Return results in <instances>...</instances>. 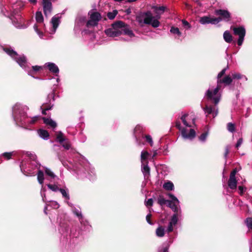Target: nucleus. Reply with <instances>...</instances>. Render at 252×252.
I'll use <instances>...</instances> for the list:
<instances>
[{
  "label": "nucleus",
  "instance_id": "nucleus-1",
  "mask_svg": "<svg viewBox=\"0 0 252 252\" xmlns=\"http://www.w3.org/2000/svg\"><path fill=\"white\" fill-rule=\"evenodd\" d=\"M28 110L29 107L27 106L20 103H16L13 106L12 117L16 125L28 128L41 118L39 116L28 117L27 114Z\"/></svg>",
  "mask_w": 252,
  "mask_h": 252
},
{
  "label": "nucleus",
  "instance_id": "nucleus-2",
  "mask_svg": "<svg viewBox=\"0 0 252 252\" xmlns=\"http://www.w3.org/2000/svg\"><path fill=\"white\" fill-rule=\"evenodd\" d=\"M165 6H154L153 9L156 14L153 16L151 12L141 13L136 16V20L141 27H143L144 24L151 25L154 28H158L160 25L159 20L160 19V15L164 13L166 10Z\"/></svg>",
  "mask_w": 252,
  "mask_h": 252
},
{
  "label": "nucleus",
  "instance_id": "nucleus-3",
  "mask_svg": "<svg viewBox=\"0 0 252 252\" xmlns=\"http://www.w3.org/2000/svg\"><path fill=\"white\" fill-rule=\"evenodd\" d=\"M0 48L13 60L15 61L22 68L27 71L28 74L31 76H33L35 72H37L42 68L41 66L34 65L32 66V70H29L30 67L27 63L26 57L24 55H18L11 47L0 46Z\"/></svg>",
  "mask_w": 252,
  "mask_h": 252
},
{
  "label": "nucleus",
  "instance_id": "nucleus-4",
  "mask_svg": "<svg viewBox=\"0 0 252 252\" xmlns=\"http://www.w3.org/2000/svg\"><path fill=\"white\" fill-rule=\"evenodd\" d=\"M106 34L109 37H117L124 33L130 38L135 36L133 32L122 21H118L112 25V27L105 31Z\"/></svg>",
  "mask_w": 252,
  "mask_h": 252
},
{
  "label": "nucleus",
  "instance_id": "nucleus-5",
  "mask_svg": "<svg viewBox=\"0 0 252 252\" xmlns=\"http://www.w3.org/2000/svg\"><path fill=\"white\" fill-rule=\"evenodd\" d=\"M232 81V76L230 75H226L223 79H218L217 86L214 89L210 88L205 94L206 96L208 99L213 100L216 105L217 104L220 98V94L219 91L221 89V84L223 83L225 85H229Z\"/></svg>",
  "mask_w": 252,
  "mask_h": 252
},
{
  "label": "nucleus",
  "instance_id": "nucleus-6",
  "mask_svg": "<svg viewBox=\"0 0 252 252\" xmlns=\"http://www.w3.org/2000/svg\"><path fill=\"white\" fill-rule=\"evenodd\" d=\"M9 16L13 25L17 28L19 29H26L28 27V25L24 24V20L22 18L20 15L19 10L14 8L13 7V11L11 12Z\"/></svg>",
  "mask_w": 252,
  "mask_h": 252
},
{
  "label": "nucleus",
  "instance_id": "nucleus-7",
  "mask_svg": "<svg viewBox=\"0 0 252 252\" xmlns=\"http://www.w3.org/2000/svg\"><path fill=\"white\" fill-rule=\"evenodd\" d=\"M167 195L171 199L168 201V206L175 213L174 214H178V215H181L182 211L179 205V200L172 193H169L167 194Z\"/></svg>",
  "mask_w": 252,
  "mask_h": 252
},
{
  "label": "nucleus",
  "instance_id": "nucleus-8",
  "mask_svg": "<svg viewBox=\"0 0 252 252\" xmlns=\"http://www.w3.org/2000/svg\"><path fill=\"white\" fill-rule=\"evenodd\" d=\"M89 20L88 21L86 26L87 28L94 27L97 26L98 22L101 19L100 14L96 11H90Z\"/></svg>",
  "mask_w": 252,
  "mask_h": 252
},
{
  "label": "nucleus",
  "instance_id": "nucleus-9",
  "mask_svg": "<svg viewBox=\"0 0 252 252\" xmlns=\"http://www.w3.org/2000/svg\"><path fill=\"white\" fill-rule=\"evenodd\" d=\"M176 126L181 131L182 136L185 139H193L195 136V131L192 128L189 130L187 128H183L180 122H177Z\"/></svg>",
  "mask_w": 252,
  "mask_h": 252
},
{
  "label": "nucleus",
  "instance_id": "nucleus-10",
  "mask_svg": "<svg viewBox=\"0 0 252 252\" xmlns=\"http://www.w3.org/2000/svg\"><path fill=\"white\" fill-rule=\"evenodd\" d=\"M233 31L235 35L239 36L237 43L239 46H241L244 40L246 35V30L243 26L233 28Z\"/></svg>",
  "mask_w": 252,
  "mask_h": 252
},
{
  "label": "nucleus",
  "instance_id": "nucleus-11",
  "mask_svg": "<svg viewBox=\"0 0 252 252\" xmlns=\"http://www.w3.org/2000/svg\"><path fill=\"white\" fill-rule=\"evenodd\" d=\"M215 13L220 16V17L215 18V19H220V22L221 21L228 22L230 20V14L227 10L222 9L217 10L215 11Z\"/></svg>",
  "mask_w": 252,
  "mask_h": 252
},
{
  "label": "nucleus",
  "instance_id": "nucleus-12",
  "mask_svg": "<svg viewBox=\"0 0 252 252\" xmlns=\"http://www.w3.org/2000/svg\"><path fill=\"white\" fill-rule=\"evenodd\" d=\"M52 0H42L43 12L46 17H48L51 13L52 10Z\"/></svg>",
  "mask_w": 252,
  "mask_h": 252
},
{
  "label": "nucleus",
  "instance_id": "nucleus-13",
  "mask_svg": "<svg viewBox=\"0 0 252 252\" xmlns=\"http://www.w3.org/2000/svg\"><path fill=\"white\" fill-rule=\"evenodd\" d=\"M220 19H215V17L210 16H203L200 18L199 22L202 25L211 24L216 25L220 22Z\"/></svg>",
  "mask_w": 252,
  "mask_h": 252
},
{
  "label": "nucleus",
  "instance_id": "nucleus-14",
  "mask_svg": "<svg viewBox=\"0 0 252 252\" xmlns=\"http://www.w3.org/2000/svg\"><path fill=\"white\" fill-rule=\"evenodd\" d=\"M181 216V215H178V214H174L172 215L167 228V231L168 233L173 231V226L177 224L178 218Z\"/></svg>",
  "mask_w": 252,
  "mask_h": 252
},
{
  "label": "nucleus",
  "instance_id": "nucleus-15",
  "mask_svg": "<svg viewBox=\"0 0 252 252\" xmlns=\"http://www.w3.org/2000/svg\"><path fill=\"white\" fill-rule=\"evenodd\" d=\"M37 175L38 182L40 185H42L41 193L42 197V200L44 202H45V194L44 193V192L45 191V189L43 188L42 186L44 180L43 172L40 170H38Z\"/></svg>",
  "mask_w": 252,
  "mask_h": 252
},
{
  "label": "nucleus",
  "instance_id": "nucleus-16",
  "mask_svg": "<svg viewBox=\"0 0 252 252\" xmlns=\"http://www.w3.org/2000/svg\"><path fill=\"white\" fill-rule=\"evenodd\" d=\"M203 109L207 116L209 114H212L213 117L215 118L218 113V108L215 106L207 105L205 107L203 108Z\"/></svg>",
  "mask_w": 252,
  "mask_h": 252
},
{
  "label": "nucleus",
  "instance_id": "nucleus-17",
  "mask_svg": "<svg viewBox=\"0 0 252 252\" xmlns=\"http://www.w3.org/2000/svg\"><path fill=\"white\" fill-rule=\"evenodd\" d=\"M181 120L185 126L188 127H191V124H194L195 123L194 119L189 118V115L187 114L182 115Z\"/></svg>",
  "mask_w": 252,
  "mask_h": 252
},
{
  "label": "nucleus",
  "instance_id": "nucleus-18",
  "mask_svg": "<svg viewBox=\"0 0 252 252\" xmlns=\"http://www.w3.org/2000/svg\"><path fill=\"white\" fill-rule=\"evenodd\" d=\"M72 211L74 214L78 217L79 220L82 224H83L85 226L88 225V221L84 219V218L82 216L81 211L79 209L73 208L72 209Z\"/></svg>",
  "mask_w": 252,
  "mask_h": 252
},
{
  "label": "nucleus",
  "instance_id": "nucleus-19",
  "mask_svg": "<svg viewBox=\"0 0 252 252\" xmlns=\"http://www.w3.org/2000/svg\"><path fill=\"white\" fill-rule=\"evenodd\" d=\"M141 171L143 174L144 178L147 179L150 175V168L148 166V161L141 163Z\"/></svg>",
  "mask_w": 252,
  "mask_h": 252
},
{
  "label": "nucleus",
  "instance_id": "nucleus-20",
  "mask_svg": "<svg viewBox=\"0 0 252 252\" xmlns=\"http://www.w3.org/2000/svg\"><path fill=\"white\" fill-rule=\"evenodd\" d=\"M60 18L57 16H55L52 18L51 23L52 25V29L51 30L50 33L53 34L56 32L60 22Z\"/></svg>",
  "mask_w": 252,
  "mask_h": 252
},
{
  "label": "nucleus",
  "instance_id": "nucleus-21",
  "mask_svg": "<svg viewBox=\"0 0 252 252\" xmlns=\"http://www.w3.org/2000/svg\"><path fill=\"white\" fill-rule=\"evenodd\" d=\"M45 67H48L49 70L53 73L57 74L59 72V69L57 65L53 63H47L44 64Z\"/></svg>",
  "mask_w": 252,
  "mask_h": 252
},
{
  "label": "nucleus",
  "instance_id": "nucleus-22",
  "mask_svg": "<svg viewBox=\"0 0 252 252\" xmlns=\"http://www.w3.org/2000/svg\"><path fill=\"white\" fill-rule=\"evenodd\" d=\"M237 181L236 178H229L228 181V186L231 189H235L237 188Z\"/></svg>",
  "mask_w": 252,
  "mask_h": 252
},
{
  "label": "nucleus",
  "instance_id": "nucleus-23",
  "mask_svg": "<svg viewBox=\"0 0 252 252\" xmlns=\"http://www.w3.org/2000/svg\"><path fill=\"white\" fill-rule=\"evenodd\" d=\"M44 123L46 125L50 126L52 128H55L57 126L56 123L51 119L42 118Z\"/></svg>",
  "mask_w": 252,
  "mask_h": 252
},
{
  "label": "nucleus",
  "instance_id": "nucleus-24",
  "mask_svg": "<svg viewBox=\"0 0 252 252\" xmlns=\"http://www.w3.org/2000/svg\"><path fill=\"white\" fill-rule=\"evenodd\" d=\"M33 29L35 32L39 36V37L40 38H43L44 33L43 32L41 31V27H40V26L37 24H35L33 26Z\"/></svg>",
  "mask_w": 252,
  "mask_h": 252
},
{
  "label": "nucleus",
  "instance_id": "nucleus-25",
  "mask_svg": "<svg viewBox=\"0 0 252 252\" xmlns=\"http://www.w3.org/2000/svg\"><path fill=\"white\" fill-rule=\"evenodd\" d=\"M231 76L232 78V80L233 79L239 80V79H244L245 81H247L248 80L247 77L246 76H245L244 75H242L239 73H237V72H235L231 73Z\"/></svg>",
  "mask_w": 252,
  "mask_h": 252
},
{
  "label": "nucleus",
  "instance_id": "nucleus-26",
  "mask_svg": "<svg viewBox=\"0 0 252 252\" xmlns=\"http://www.w3.org/2000/svg\"><path fill=\"white\" fill-rule=\"evenodd\" d=\"M165 230L162 226H159L156 231V235L158 237H162L165 235Z\"/></svg>",
  "mask_w": 252,
  "mask_h": 252
},
{
  "label": "nucleus",
  "instance_id": "nucleus-27",
  "mask_svg": "<svg viewBox=\"0 0 252 252\" xmlns=\"http://www.w3.org/2000/svg\"><path fill=\"white\" fill-rule=\"evenodd\" d=\"M223 37L224 41L227 43H230L232 41V36L228 31L224 32Z\"/></svg>",
  "mask_w": 252,
  "mask_h": 252
},
{
  "label": "nucleus",
  "instance_id": "nucleus-28",
  "mask_svg": "<svg viewBox=\"0 0 252 252\" xmlns=\"http://www.w3.org/2000/svg\"><path fill=\"white\" fill-rule=\"evenodd\" d=\"M163 188L166 190H173L174 189V186L172 182L168 181L164 183Z\"/></svg>",
  "mask_w": 252,
  "mask_h": 252
},
{
  "label": "nucleus",
  "instance_id": "nucleus-29",
  "mask_svg": "<svg viewBox=\"0 0 252 252\" xmlns=\"http://www.w3.org/2000/svg\"><path fill=\"white\" fill-rule=\"evenodd\" d=\"M35 20L38 24L43 23L44 18L42 12L41 11H37L35 13Z\"/></svg>",
  "mask_w": 252,
  "mask_h": 252
},
{
  "label": "nucleus",
  "instance_id": "nucleus-30",
  "mask_svg": "<svg viewBox=\"0 0 252 252\" xmlns=\"http://www.w3.org/2000/svg\"><path fill=\"white\" fill-rule=\"evenodd\" d=\"M38 134L39 136L43 138V139L47 140L49 136V134L48 131L44 129H39L38 131Z\"/></svg>",
  "mask_w": 252,
  "mask_h": 252
},
{
  "label": "nucleus",
  "instance_id": "nucleus-31",
  "mask_svg": "<svg viewBox=\"0 0 252 252\" xmlns=\"http://www.w3.org/2000/svg\"><path fill=\"white\" fill-rule=\"evenodd\" d=\"M20 168L22 172L26 176H32L34 175V173H32L30 170H26V168L24 165L23 162H21Z\"/></svg>",
  "mask_w": 252,
  "mask_h": 252
},
{
  "label": "nucleus",
  "instance_id": "nucleus-32",
  "mask_svg": "<svg viewBox=\"0 0 252 252\" xmlns=\"http://www.w3.org/2000/svg\"><path fill=\"white\" fill-rule=\"evenodd\" d=\"M28 156L30 158L31 160H32L34 163H32V164H34V167L37 169L39 167V164L35 161L36 158V156L35 154L32 153H27Z\"/></svg>",
  "mask_w": 252,
  "mask_h": 252
},
{
  "label": "nucleus",
  "instance_id": "nucleus-33",
  "mask_svg": "<svg viewBox=\"0 0 252 252\" xmlns=\"http://www.w3.org/2000/svg\"><path fill=\"white\" fill-rule=\"evenodd\" d=\"M149 155L150 154L147 151H142L141 154V162L145 163L146 161H148L147 159Z\"/></svg>",
  "mask_w": 252,
  "mask_h": 252
},
{
  "label": "nucleus",
  "instance_id": "nucleus-34",
  "mask_svg": "<svg viewBox=\"0 0 252 252\" xmlns=\"http://www.w3.org/2000/svg\"><path fill=\"white\" fill-rule=\"evenodd\" d=\"M59 191L61 192L63 197L65 199L68 200L70 199L68 189H60Z\"/></svg>",
  "mask_w": 252,
  "mask_h": 252
},
{
  "label": "nucleus",
  "instance_id": "nucleus-35",
  "mask_svg": "<svg viewBox=\"0 0 252 252\" xmlns=\"http://www.w3.org/2000/svg\"><path fill=\"white\" fill-rule=\"evenodd\" d=\"M57 139L60 143H62L66 140L63 136V133L61 131L57 132Z\"/></svg>",
  "mask_w": 252,
  "mask_h": 252
},
{
  "label": "nucleus",
  "instance_id": "nucleus-36",
  "mask_svg": "<svg viewBox=\"0 0 252 252\" xmlns=\"http://www.w3.org/2000/svg\"><path fill=\"white\" fill-rule=\"evenodd\" d=\"M227 129L230 132H234L235 130V125L232 123H228L227 124Z\"/></svg>",
  "mask_w": 252,
  "mask_h": 252
},
{
  "label": "nucleus",
  "instance_id": "nucleus-37",
  "mask_svg": "<svg viewBox=\"0 0 252 252\" xmlns=\"http://www.w3.org/2000/svg\"><path fill=\"white\" fill-rule=\"evenodd\" d=\"M142 127L140 125L136 126V127H135L134 129V136L135 137L136 141H138V139H137V134L138 132H140L142 131Z\"/></svg>",
  "mask_w": 252,
  "mask_h": 252
},
{
  "label": "nucleus",
  "instance_id": "nucleus-38",
  "mask_svg": "<svg viewBox=\"0 0 252 252\" xmlns=\"http://www.w3.org/2000/svg\"><path fill=\"white\" fill-rule=\"evenodd\" d=\"M170 32L174 34H177L179 36L181 35V32H180L179 28L174 27H172L170 29Z\"/></svg>",
  "mask_w": 252,
  "mask_h": 252
},
{
  "label": "nucleus",
  "instance_id": "nucleus-39",
  "mask_svg": "<svg viewBox=\"0 0 252 252\" xmlns=\"http://www.w3.org/2000/svg\"><path fill=\"white\" fill-rule=\"evenodd\" d=\"M209 134L208 131H206L203 133H202L200 136L199 137V139L200 141L204 142Z\"/></svg>",
  "mask_w": 252,
  "mask_h": 252
},
{
  "label": "nucleus",
  "instance_id": "nucleus-40",
  "mask_svg": "<svg viewBox=\"0 0 252 252\" xmlns=\"http://www.w3.org/2000/svg\"><path fill=\"white\" fill-rule=\"evenodd\" d=\"M45 172L46 175L49 176L52 179H54L56 177V175L50 169L47 167L45 168Z\"/></svg>",
  "mask_w": 252,
  "mask_h": 252
},
{
  "label": "nucleus",
  "instance_id": "nucleus-41",
  "mask_svg": "<svg viewBox=\"0 0 252 252\" xmlns=\"http://www.w3.org/2000/svg\"><path fill=\"white\" fill-rule=\"evenodd\" d=\"M169 200H165L162 196H160L158 199V203L161 206L164 205L166 203H168Z\"/></svg>",
  "mask_w": 252,
  "mask_h": 252
},
{
  "label": "nucleus",
  "instance_id": "nucleus-42",
  "mask_svg": "<svg viewBox=\"0 0 252 252\" xmlns=\"http://www.w3.org/2000/svg\"><path fill=\"white\" fill-rule=\"evenodd\" d=\"M117 13L118 12L116 10H113L111 12L108 13L107 17L109 19L112 20L115 18Z\"/></svg>",
  "mask_w": 252,
  "mask_h": 252
},
{
  "label": "nucleus",
  "instance_id": "nucleus-43",
  "mask_svg": "<svg viewBox=\"0 0 252 252\" xmlns=\"http://www.w3.org/2000/svg\"><path fill=\"white\" fill-rule=\"evenodd\" d=\"M47 187L49 189L52 190L53 191H55V192L59 191V190L60 189L56 185L48 184Z\"/></svg>",
  "mask_w": 252,
  "mask_h": 252
},
{
  "label": "nucleus",
  "instance_id": "nucleus-44",
  "mask_svg": "<svg viewBox=\"0 0 252 252\" xmlns=\"http://www.w3.org/2000/svg\"><path fill=\"white\" fill-rule=\"evenodd\" d=\"M246 225L248 227V228L250 230H252V218H249L246 219Z\"/></svg>",
  "mask_w": 252,
  "mask_h": 252
},
{
  "label": "nucleus",
  "instance_id": "nucleus-45",
  "mask_svg": "<svg viewBox=\"0 0 252 252\" xmlns=\"http://www.w3.org/2000/svg\"><path fill=\"white\" fill-rule=\"evenodd\" d=\"M246 225L248 227V228L250 230H252V218H249L246 219Z\"/></svg>",
  "mask_w": 252,
  "mask_h": 252
},
{
  "label": "nucleus",
  "instance_id": "nucleus-46",
  "mask_svg": "<svg viewBox=\"0 0 252 252\" xmlns=\"http://www.w3.org/2000/svg\"><path fill=\"white\" fill-rule=\"evenodd\" d=\"M246 225L248 227V228L250 230H252V218H249L246 219Z\"/></svg>",
  "mask_w": 252,
  "mask_h": 252
},
{
  "label": "nucleus",
  "instance_id": "nucleus-47",
  "mask_svg": "<svg viewBox=\"0 0 252 252\" xmlns=\"http://www.w3.org/2000/svg\"><path fill=\"white\" fill-rule=\"evenodd\" d=\"M62 146L66 150H69L71 148L70 143L68 140H65V141L63 142Z\"/></svg>",
  "mask_w": 252,
  "mask_h": 252
},
{
  "label": "nucleus",
  "instance_id": "nucleus-48",
  "mask_svg": "<svg viewBox=\"0 0 252 252\" xmlns=\"http://www.w3.org/2000/svg\"><path fill=\"white\" fill-rule=\"evenodd\" d=\"M13 152H5L2 154L1 156L5 158L6 159H9L11 158Z\"/></svg>",
  "mask_w": 252,
  "mask_h": 252
},
{
  "label": "nucleus",
  "instance_id": "nucleus-49",
  "mask_svg": "<svg viewBox=\"0 0 252 252\" xmlns=\"http://www.w3.org/2000/svg\"><path fill=\"white\" fill-rule=\"evenodd\" d=\"M52 107H53V105L46 107V106H44V105H43L41 107V109H42V114L43 115H46V111L51 109Z\"/></svg>",
  "mask_w": 252,
  "mask_h": 252
},
{
  "label": "nucleus",
  "instance_id": "nucleus-50",
  "mask_svg": "<svg viewBox=\"0 0 252 252\" xmlns=\"http://www.w3.org/2000/svg\"><path fill=\"white\" fill-rule=\"evenodd\" d=\"M50 206L54 209H58L60 207L59 203L55 201H50Z\"/></svg>",
  "mask_w": 252,
  "mask_h": 252
},
{
  "label": "nucleus",
  "instance_id": "nucleus-51",
  "mask_svg": "<svg viewBox=\"0 0 252 252\" xmlns=\"http://www.w3.org/2000/svg\"><path fill=\"white\" fill-rule=\"evenodd\" d=\"M146 141L150 143L151 146L153 145V141L152 137L150 135H147L145 136Z\"/></svg>",
  "mask_w": 252,
  "mask_h": 252
},
{
  "label": "nucleus",
  "instance_id": "nucleus-52",
  "mask_svg": "<svg viewBox=\"0 0 252 252\" xmlns=\"http://www.w3.org/2000/svg\"><path fill=\"white\" fill-rule=\"evenodd\" d=\"M228 67L223 68L218 75L217 78L218 79H221L220 78L225 74L226 70Z\"/></svg>",
  "mask_w": 252,
  "mask_h": 252
},
{
  "label": "nucleus",
  "instance_id": "nucleus-53",
  "mask_svg": "<svg viewBox=\"0 0 252 252\" xmlns=\"http://www.w3.org/2000/svg\"><path fill=\"white\" fill-rule=\"evenodd\" d=\"M238 189H239V193L240 195H243L244 192L245 191H246V188H244L243 186H239L238 187Z\"/></svg>",
  "mask_w": 252,
  "mask_h": 252
},
{
  "label": "nucleus",
  "instance_id": "nucleus-54",
  "mask_svg": "<svg viewBox=\"0 0 252 252\" xmlns=\"http://www.w3.org/2000/svg\"><path fill=\"white\" fill-rule=\"evenodd\" d=\"M153 204V200L152 198L149 199L147 201H145V204L147 207L152 206Z\"/></svg>",
  "mask_w": 252,
  "mask_h": 252
},
{
  "label": "nucleus",
  "instance_id": "nucleus-55",
  "mask_svg": "<svg viewBox=\"0 0 252 252\" xmlns=\"http://www.w3.org/2000/svg\"><path fill=\"white\" fill-rule=\"evenodd\" d=\"M243 140L242 138H239L236 144V148L237 149L239 148V147H240L243 143Z\"/></svg>",
  "mask_w": 252,
  "mask_h": 252
},
{
  "label": "nucleus",
  "instance_id": "nucleus-56",
  "mask_svg": "<svg viewBox=\"0 0 252 252\" xmlns=\"http://www.w3.org/2000/svg\"><path fill=\"white\" fill-rule=\"evenodd\" d=\"M151 216H152L151 214H149L146 216V219L147 222L150 225L153 224V223L150 220V218H151Z\"/></svg>",
  "mask_w": 252,
  "mask_h": 252
},
{
  "label": "nucleus",
  "instance_id": "nucleus-57",
  "mask_svg": "<svg viewBox=\"0 0 252 252\" xmlns=\"http://www.w3.org/2000/svg\"><path fill=\"white\" fill-rule=\"evenodd\" d=\"M236 172H237V171L236 169H234L230 173V176H229V178H235V175H236Z\"/></svg>",
  "mask_w": 252,
  "mask_h": 252
},
{
  "label": "nucleus",
  "instance_id": "nucleus-58",
  "mask_svg": "<svg viewBox=\"0 0 252 252\" xmlns=\"http://www.w3.org/2000/svg\"><path fill=\"white\" fill-rule=\"evenodd\" d=\"M168 250V246H166V247L163 248V249L162 250H159L158 252H167Z\"/></svg>",
  "mask_w": 252,
  "mask_h": 252
},
{
  "label": "nucleus",
  "instance_id": "nucleus-59",
  "mask_svg": "<svg viewBox=\"0 0 252 252\" xmlns=\"http://www.w3.org/2000/svg\"><path fill=\"white\" fill-rule=\"evenodd\" d=\"M229 148L228 147H226L224 155V156L225 158H226L227 155L229 154Z\"/></svg>",
  "mask_w": 252,
  "mask_h": 252
},
{
  "label": "nucleus",
  "instance_id": "nucleus-60",
  "mask_svg": "<svg viewBox=\"0 0 252 252\" xmlns=\"http://www.w3.org/2000/svg\"><path fill=\"white\" fill-rule=\"evenodd\" d=\"M182 23L184 26H188L189 28H190L189 24L187 21L183 20Z\"/></svg>",
  "mask_w": 252,
  "mask_h": 252
},
{
  "label": "nucleus",
  "instance_id": "nucleus-61",
  "mask_svg": "<svg viewBox=\"0 0 252 252\" xmlns=\"http://www.w3.org/2000/svg\"><path fill=\"white\" fill-rule=\"evenodd\" d=\"M79 20L80 21V22H84L86 21V17L84 16L81 17L79 18Z\"/></svg>",
  "mask_w": 252,
  "mask_h": 252
},
{
  "label": "nucleus",
  "instance_id": "nucleus-62",
  "mask_svg": "<svg viewBox=\"0 0 252 252\" xmlns=\"http://www.w3.org/2000/svg\"><path fill=\"white\" fill-rule=\"evenodd\" d=\"M28 0L31 3L33 4H36L37 3L36 0Z\"/></svg>",
  "mask_w": 252,
  "mask_h": 252
},
{
  "label": "nucleus",
  "instance_id": "nucleus-63",
  "mask_svg": "<svg viewBox=\"0 0 252 252\" xmlns=\"http://www.w3.org/2000/svg\"><path fill=\"white\" fill-rule=\"evenodd\" d=\"M48 98L52 97L54 99V93L52 92V93L49 94L48 95Z\"/></svg>",
  "mask_w": 252,
  "mask_h": 252
},
{
  "label": "nucleus",
  "instance_id": "nucleus-64",
  "mask_svg": "<svg viewBox=\"0 0 252 252\" xmlns=\"http://www.w3.org/2000/svg\"><path fill=\"white\" fill-rule=\"evenodd\" d=\"M137 0H127L126 1L127 2H133V1H136Z\"/></svg>",
  "mask_w": 252,
  "mask_h": 252
}]
</instances>
